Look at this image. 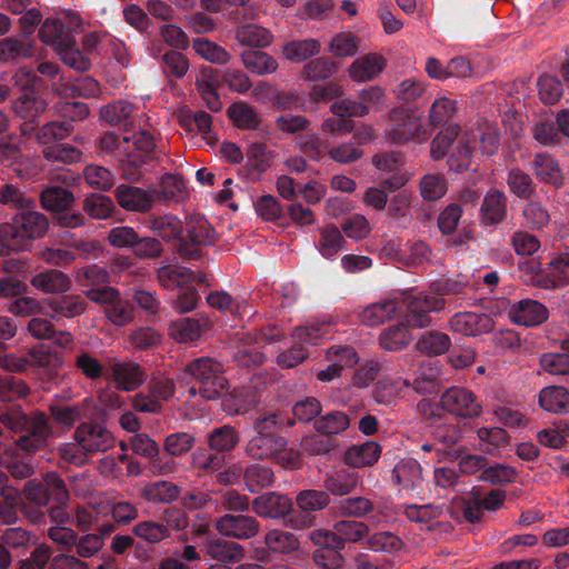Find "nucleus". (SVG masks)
I'll list each match as a JSON object with an SVG mask.
<instances>
[{"label": "nucleus", "instance_id": "nucleus-1", "mask_svg": "<svg viewBox=\"0 0 569 569\" xmlns=\"http://www.w3.org/2000/svg\"><path fill=\"white\" fill-rule=\"evenodd\" d=\"M287 445V440L276 433H257L244 450L253 460H272L283 468L296 469L300 465V455Z\"/></svg>", "mask_w": 569, "mask_h": 569}, {"label": "nucleus", "instance_id": "nucleus-2", "mask_svg": "<svg viewBox=\"0 0 569 569\" xmlns=\"http://www.w3.org/2000/svg\"><path fill=\"white\" fill-rule=\"evenodd\" d=\"M184 371L199 383V395L207 400H216L228 390L223 366L213 358H198L189 362Z\"/></svg>", "mask_w": 569, "mask_h": 569}, {"label": "nucleus", "instance_id": "nucleus-3", "mask_svg": "<svg viewBox=\"0 0 569 569\" xmlns=\"http://www.w3.org/2000/svg\"><path fill=\"white\" fill-rule=\"evenodd\" d=\"M390 128L385 131L388 142L403 144L415 139L426 140L427 130L423 127L421 117L406 108L397 107L390 110Z\"/></svg>", "mask_w": 569, "mask_h": 569}, {"label": "nucleus", "instance_id": "nucleus-4", "mask_svg": "<svg viewBox=\"0 0 569 569\" xmlns=\"http://www.w3.org/2000/svg\"><path fill=\"white\" fill-rule=\"evenodd\" d=\"M49 228L47 217L37 211H24L14 216L11 222L0 226V234L13 238L19 242L20 249H26V240L38 239L44 236Z\"/></svg>", "mask_w": 569, "mask_h": 569}, {"label": "nucleus", "instance_id": "nucleus-5", "mask_svg": "<svg viewBox=\"0 0 569 569\" xmlns=\"http://www.w3.org/2000/svg\"><path fill=\"white\" fill-rule=\"evenodd\" d=\"M440 407L458 419H475L482 413V405L469 389L450 387L440 397Z\"/></svg>", "mask_w": 569, "mask_h": 569}, {"label": "nucleus", "instance_id": "nucleus-6", "mask_svg": "<svg viewBox=\"0 0 569 569\" xmlns=\"http://www.w3.org/2000/svg\"><path fill=\"white\" fill-rule=\"evenodd\" d=\"M402 305L407 310V322L411 327L426 328L431 325L429 315L445 308V299L419 292L416 295H406L402 299Z\"/></svg>", "mask_w": 569, "mask_h": 569}, {"label": "nucleus", "instance_id": "nucleus-7", "mask_svg": "<svg viewBox=\"0 0 569 569\" xmlns=\"http://www.w3.org/2000/svg\"><path fill=\"white\" fill-rule=\"evenodd\" d=\"M216 242V232L204 218L188 221L187 237L180 241L178 252L182 258L197 259L201 248Z\"/></svg>", "mask_w": 569, "mask_h": 569}, {"label": "nucleus", "instance_id": "nucleus-8", "mask_svg": "<svg viewBox=\"0 0 569 569\" xmlns=\"http://www.w3.org/2000/svg\"><path fill=\"white\" fill-rule=\"evenodd\" d=\"M73 439L89 455L106 452L116 446L112 433L96 422L80 423L74 430Z\"/></svg>", "mask_w": 569, "mask_h": 569}, {"label": "nucleus", "instance_id": "nucleus-9", "mask_svg": "<svg viewBox=\"0 0 569 569\" xmlns=\"http://www.w3.org/2000/svg\"><path fill=\"white\" fill-rule=\"evenodd\" d=\"M214 528L223 537L249 540L260 532V522L252 516L226 513L216 520Z\"/></svg>", "mask_w": 569, "mask_h": 569}, {"label": "nucleus", "instance_id": "nucleus-10", "mask_svg": "<svg viewBox=\"0 0 569 569\" xmlns=\"http://www.w3.org/2000/svg\"><path fill=\"white\" fill-rule=\"evenodd\" d=\"M118 204L126 211L146 213L157 202V189H142L129 184H119L114 190Z\"/></svg>", "mask_w": 569, "mask_h": 569}, {"label": "nucleus", "instance_id": "nucleus-11", "mask_svg": "<svg viewBox=\"0 0 569 569\" xmlns=\"http://www.w3.org/2000/svg\"><path fill=\"white\" fill-rule=\"evenodd\" d=\"M508 317L513 323L536 327L548 320L549 310L538 300L522 299L510 306Z\"/></svg>", "mask_w": 569, "mask_h": 569}, {"label": "nucleus", "instance_id": "nucleus-12", "mask_svg": "<svg viewBox=\"0 0 569 569\" xmlns=\"http://www.w3.org/2000/svg\"><path fill=\"white\" fill-rule=\"evenodd\" d=\"M251 508L261 518L280 519L290 513L292 500L287 495L270 491L256 497Z\"/></svg>", "mask_w": 569, "mask_h": 569}, {"label": "nucleus", "instance_id": "nucleus-13", "mask_svg": "<svg viewBox=\"0 0 569 569\" xmlns=\"http://www.w3.org/2000/svg\"><path fill=\"white\" fill-rule=\"evenodd\" d=\"M111 377L118 390L134 391L147 379L144 369L137 362H116L110 367Z\"/></svg>", "mask_w": 569, "mask_h": 569}, {"label": "nucleus", "instance_id": "nucleus-14", "mask_svg": "<svg viewBox=\"0 0 569 569\" xmlns=\"http://www.w3.org/2000/svg\"><path fill=\"white\" fill-rule=\"evenodd\" d=\"M452 331L463 336H479L491 331L493 327L492 319L485 313L477 312H457L450 319Z\"/></svg>", "mask_w": 569, "mask_h": 569}, {"label": "nucleus", "instance_id": "nucleus-15", "mask_svg": "<svg viewBox=\"0 0 569 569\" xmlns=\"http://www.w3.org/2000/svg\"><path fill=\"white\" fill-rule=\"evenodd\" d=\"M532 171L538 181L551 184L560 189L565 184L562 169L556 158L546 152H539L533 157Z\"/></svg>", "mask_w": 569, "mask_h": 569}, {"label": "nucleus", "instance_id": "nucleus-16", "mask_svg": "<svg viewBox=\"0 0 569 569\" xmlns=\"http://www.w3.org/2000/svg\"><path fill=\"white\" fill-rule=\"evenodd\" d=\"M31 286L46 295H62L71 289V279L59 269H44L30 279Z\"/></svg>", "mask_w": 569, "mask_h": 569}, {"label": "nucleus", "instance_id": "nucleus-17", "mask_svg": "<svg viewBox=\"0 0 569 569\" xmlns=\"http://www.w3.org/2000/svg\"><path fill=\"white\" fill-rule=\"evenodd\" d=\"M507 217V196L498 189H490L485 194L480 207V220L485 226H495Z\"/></svg>", "mask_w": 569, "mask_h": 569}, {"label": "nucleus", "instance_id": "nucleus-18", "mask_svg": "<svg viewBox=\"0 0 569 569\" xmlns=\"http://www.w3.org/2000/svg\"><path fill=\"white\" fill-rule=\"evenodd\" d=\"M34 43L26 36H12L0 40V63L16 64L33 56Z\"/></svg>", "mask_w": 569, "mask_h": 569}, {"label": "nucleus", "instance_id": "nucleus-19", "mask_svg": "<svg viewBox=\"0 0 569 569\" xmlns=\"http://www.w3.org/2000/svg\"><path fill=\"white\" fill-rule=\"evenodd\" d=\"M392 480L401 491L418 490L422 485V468L415 459H402L392 470Z\"/></svg>", "mask_w": 569, "mask_h": 569}, {"label": "nucleus", "instance_id": "nucleus-20", "mask_svg": "<svg viewBox=\"0 0 569 569\" xmlns=\"http://www.w3.org/2000/svg\"><path fill=\"white\" fill-rule=\"evenodd\" d=\"M386 68V59L378 53H368L356 59L348 68L355 82H367L377 78Z\"/></svg>", "mask_w": 569, "mask_h": 569}, {"label": "nucleus", "instance_id": "nucleus-21", "mask_svg": "<svg viewBox=\"0 0 569 569\" xmlns=\"http://www.w3.org/2000/svg\"><path fill=\"white\" fill-rule=\"evenodd\" d=\"M39 38L44 44L51 46L57 52L68 44H72L74 39L70 29L56 18L46 19L39 30Z\"/></svg>", "mask_w": 569, "mask_h": 569}, {"label": "nucleus", "instance_id": "nucleus-22", "mask_svg": "<svg viewBox=\"0 0 569 569\" xmlns=\"http://www.w3.org/2000/svg\"><path fill=\"white\" fill-rule=\"evenodd\" d=\"M46 305L51 311L48 316L53 320L79 317L87 311L88 307L86 300L78 295L62 296L59 299H49Z\"/></svg>", "mask_w": 569, "mask_h": 569}, {"label": "nucleus", "instance_id": "nucleus-23", "mask_svg": "<svg viewBox=\"0 0 569 569\" xmlns=\"http://www.w3.org/2000/svg\"><path fill=\"white\" fill-rule=\"evenodd\" d=\"M541 409L552 415L569 413V389L562 386H547L539 391Z\"/></svg>", "mask_w": 569, "mask_h": 569}, {"label": "nucleus", "instance_id": "nucleus-24", "mask_svg": "<svg viewBox=\"0 0 569 569\" xmlns=\"http://www.w3.org/2000/svg\"><path fill=\"white\" fill-rule=\"evenodd\" d=\"M381 447L376 441L353 445L345 452V462L353 468L373 466L380 458Z\"/></svg>", "mask_w": 569, "mask_h": 569}, {"label": "nucleus", "instance_id": "nucleus-25", "mask_svg": "<svg viewBox=\"0 0 569 569\" xmlns=\"http://www.w3.org/2000/svg\"><path fill=\"white\" fill-rule=\"evenodd\" d=\"M206 553L224 565L236 563L244 558V549L241 545L223 539L209 540L206 543Z\"/></svg>", "mask_w": 569, "mask_h": 569}, {"label": "nucleus", "instance_id": "nucleus-26", "mask_svg": "<svg viewBox=\"0 0 569 569\" xmlns=\"http://www.w3.org/2000/svg\"><path fill=\"white\" fill-rule=\"evenodd\" d=\"M147 227L164 241L179 239L183 232L182 221L173 214L150 216Z\"/></svg>", "mask_w": 569, "mask_h": 569}, {"label": "nucleus", "instance_id": "nucleus-27", "mask_svg": "<svg viewBox=\"0 0 569 569\" xmlns=\"http://www.w3.org/2000/svg\"><path fill=\"white\" fill-rule=\"evenodd\" d=\"M227 114L234 127L241 130L258 129L262 119L254 107L247 102H234L227 109Z\"/></svg>", "mask_w": 569, "mask_h": 569}, {"label": "nucleus", "instance_id": "nucleus-28", "mask_svg": "<svg viewBox=\"0 0 569 569\" xmlns=\"http://www.w3.org/2000/svg\"><path fill=\"white\" fill-rule=\"evenodd\" d=\"M399 310L396 300H385L366 307L360 313V320L366 326H379L391 320Z\"/></svg>", "mask_w": 569, "mask_h": 569}, {"label": "nucleus", "instance_id": "nucleus-29", "mask_svg": "<svg viewBox=\"0 0 569 569\" xmlns=\"http://www.w3.org/2000/svg\"><path fill=\"white\" fill-rule=\"evenodd\" d=\"M157 279L164 289L174 290L191 283L193 272L181 266L167 264L157 270Z\"/></svg>", "mask_w": 569, "mask_h": 569}, {"label": "nucleus", "instance_id": "nucleus-30", "mask_svg": "<svg viewBox=\"0 0 569 569\" xmlns=\"http://www.w3.org/2000/svg\"><path fill=\"white\" fill-rule=\"evenodd\" d=\"M42 208L47 211L61 212L68 210L74 202L73 193L61 187H47L40 194Z\"/></svg>", "mask_w": 569, "mask_h": 569}, {"label": "nucleus", "instance_id": "nucleus-31", "mask_svg": "<svg viewBox=\"0 0 569 569\" xmlns=\"http://www.w3.org/2000/svg\"><path fill=\"white\" fill-rule=\"evenodd\" d=\"M241 60L246 69L257 76H264L276 72L277 60L269 53L249 49L242 52Z\"/></svg>", "mask_w": 569, "mask_h": 569}, {"label": "nucleus", "instance_id": "nucleus-32", "mask_svg": "<svg viewBox=\"0 0 569 569\" xmlns=\"http://www.w3.org/2000/svg\"><path fill=\"white\" fill-rule=\"evenodd\" d=\"M321 44L317 39L288 41L282 47L283 57L291 62H302L320 52Z\"/></svg>", "mask_w": 569, "mask_h": 569}, {"label": "nucleus", "instance_id": "nucleus-33", "mask_svg": "<svg viewBox=\"0 0 569 569\" xmlns=\"http://www.w3.org/2000/svg\"><path fill=\"white\" fill-rule=\"evenodd\" d=\"M188 197L187 186L178 174H164L157 189V200L168 203L184 200Z\"/></svg>", "mask_w": 569, "mask_h": 569}, {"label": "nucleus", "instance_id": "nucleus-34", "mask_svg": "<svg viewBox=\"0 0 569 569\" xmlns=\"http://www.w3.org/2000/svg\"><path fill=\"white\" fill-rule=\"evenodd\" d=\"M236 39L242 46L263 48L272 40V33L264 27L258 24H244L236 30Z\"/></svg>", "mask_w": 569, "mask_h": 569}, {"label": "nucleus", "instance_id": "nucleus-35", "mask_svg": "<svg viewBox=\"0 0 569 569\" xmlns=\"http://www.w3.org/2000/svg\"><path fill=\"white\" fill-rule=\"evenodd\" d=\"M264 545L274 553L289 555L299 549L300 542L298 538L289 531L272 529L266 533Z\"/></svg>", "mask_w": 569, "mask_h": 569}, {"label": "nucleus", "instance_id": "nucleus-36", "mask_svg": "<svg viewBox=\"0 0 569 569\" xmlns=\"http://www.w3.org/2000/svg\"><path fill=\"white\" fill-rule=\"evenodd\" d=\"M207 439L208 446L211 450L217 452H229L236 448L240 437L232 426L224 425L214 428L211 432H209Z\"/></svg>", "mask_w": 569, "mask_h": 569}, {"label": "nucleus", "instance_id": "nucleus-37", "mask_svg": "<svg viewBox=\"0 0 569 569\" xmlns=\"http://www.w3.org/2000/svg\"><path fill=\"white\" fill-rule=\"evenodd\" d=\"M179 495V487L176 483L166 480L151 482L142 489L143 498L153 503L172 502L178 499Z\"/></svg>", "mask_w": 569, "mask_h": 569}, {"label": "nucleus", "instance_id": "nucleus-38", "mask_svg": "<svg viewBox=\"0 0 569 569\" xmlns=\"http://www.w3.org/2000/svg\"><path fill=\"white\" fill-rule=\"evenodd\" d=\"M411 341V336L406 325L398 323L382 330L379 336V345L387 351H399Z\"/></svg>", "mask_w": 569, "mask_h": 569}, {"label": "nucleus", "instance_id": "nucleus-39", "mask_svg": "<svg viewBox=\"0 0 569 569\" xmlns=\"http://www.w3.org/2000/svg\"><path fill=\"white\" fill-rule=\"evenodd\" d=\"M243 480L247 489L251 493H256L266 487H269L274 481V475L271 468L252 463L243 471Z\"/></svg>", "mask_w": 569, "mask_h": 569}, {"label": "nucleus", "instance_id": "nucleus-40", "mask_svg": "<svg viewBox=\"0 0 569 569\" xmlns=\"http://www.w3.org/2000/svg\"><path fill=\"white\" fill-rule=\"evenodd\" d=\"M475 140L467 134L459 136L455 150L448 157V164L455 172H463L470 168Z\"/></svg>", "mask_w": 569, "mask_h": 569}, {"label": "nucleus", "instance_id": "nucleus-41", "mask_svg": "<svg viewBox=\"0 0 569 569\" xmlns=\"http://www.w3.org/2000/svg\"><path fill=\"white\" fill-rule=\"evenodd\" d=\"M338 70V63L328 57H319L307 62L301 71V77L309 81H325Z\"/></svg>", "mask_w": 569, "mask_h": 569}, {"label": "nucleus", "instance_id": "nucleus-42", "mask_svg": "<svg viewBox=\"0 0 569 569\" xmlns=\"http://www.w3.org/2000/svg\"><path fill=\"white\" fill-rule=\"evenodd\" d=\"M319 233L320 238L317 248L326 258H331L337 254L346 243L341 231L335 224H327L320 228Z\"/></svg>", "mask_w": 569, "mask_h": 569}, {"label": "nucleus", "instance_id": "nucleus-43", "mask_svg": "<svg viewBox=\"0 0 569 569\" xmlns=\"http://www.w3.org/2000/svg\"><path fill=\"white\" fill-rule=\"evenodd\" d=\"M194 445L196 438L192 433L178 431L164 437L162 448L171 458H180L189 453Z\"/></svg>", "mask_w": 569, "mask_h": 569}, {"label": "nucleus", "instance_id": "nucleus-44", "mask_svg": "<svg viewBox=\"0 0 569 569\" xmlns=\"http://www.w3.org/2000/svg\"><path fill=\"white\" fill-rule=\"evenodd\" d=\"M522 217L526 226L531 230H541L549 226L551 214L548 208L538 200H529L523 209Z\"/></svg>", "mask_w": 569, "mask_h": 569}, {"label": "nucleus", "instance_id": "nucleus-45", "mask_svg": "<svg viewBox=\"0 0 569 569\" xmlns=\"http://www.w3.org/2000/svg\"><path fill=\"white\" fill-rule=\"evenodd\" d=\"M86 410L87 406L84 403L72 406L53 405L49 408L54 422L64 429H71L77 421L81 420Z\"/></svg>", "mask_w": 569, "mask_h": 569}, {"label": "nucleus", "instance_id": "nucleus-46", "mask_svg": "<svg viewBox=\"0 0 569 569\" xmlns=\"http://www.w3.org/2000/svg\"><path fill=\"white\" fill-rule=\"evenodd\" d=\"M359 481L356 472L340 470L325 480V488L335 496H346L355 490Z\"/></svg>", "mask_w": 569, "mask_h": 569}, {"label": "nucleus", "instance_id": "nucleus-47", "mask_svg": "<svg viewBox=\"0 0 569 569\" xmlns=\"http://www.w3.org/2000/svg\"><path fill=\"white\" fill-rule=\"evenodd\" d=\"M132 532L136 537L151 545L166 540L171 533L167 525L152 520L138 522L132 528Z\"/></svg>", "mask_w": 569, "mask_h": 569}, {"label": "nucleus", "instance_id": "nucleus-48", "mask_svg": "<svg viewBox=\"0 0 569 569\" xmlns=\"http://www.w3.org/2000/svg\"><path fill=\"white\" fill-rule=\"evenodd\" d=\"M46 109V100L31 93H23L13 101V111L22 119H33Z\"/></svg>", "mask_w": 569, "mask_h": 569}, {"label": "nucleus", "instance_id": "nucleus-49", "mask_svg": "<svg viewBox=\"0 0 569 569\" xmlns=\"http://www.w3.org/2000/svg\"><path fill=\"white\" fill-rule=\"evenodd\" d=\"M511 193L521 199H529L535 193V182L530 174L519 168H512L507 176Z\"/></svg>", "mask_w": 569, "mask_h": 569}, {"label": "nucleus", "instance_id": "nucleus-50", "mask_svg": "<svg viewBox=\"0 0 569 569\" xmlns=\"http://www.w3.org/2000/svg\"><path fill=\"white\" fill-rule=\"evenodd\" d=\"M350 426L349 417L342 411H332L315 421V429L326 436L343 432Z\"/></svg>", "mask_w": 569, "mask_h": 569}, {"label": "nucleus", "instance_id": "nucleus-51", "mask_svg": "<svg viewBox=\"0 0 569 569\" xmlns=\"http://www.w3.org/2000/svg\"><path fill=\"white\" fill-rule=\"evenodd\" d=\"M30 395V387L28 383L14 376L0 377V400L4 402H12L18 399L26 398Z\"/></svg>", "mask_w": 569, "mask_h": 569}, {"label": "nucleus", "instance_id": "nucleus-52", "mask_svg": "<svg viewBox=\"0 0 569 569\" xmlns=\"http://www.w3.org/2000/svg\"><path fill=\"white\" fill-rule=\"evenodd\" d=\"M189 60L180 51L170 50L161 57V69L168 78H183L189 70Z\"/></svg>", "mask_w": 569, "mask_h": 569}, {"label": "nucleus", "instance_id": "nucleus-53", "mask_svg": "<svg viewBox=\"0 0 569 569\" xmlns=\"http://www.w3.org/2000/svg\"><path fill=\"white\" fill-rule=\"evenodd\" d=\"M461 129L458 124H450L441 130L431 141L430 157L440 160L448 153V149L459 138Z\"/></svg>", "mask_w": 569, "mask_h": 569}, {"label": "nucleus", "instance_id": "nucleus-54", "mask_svg": "<svg viewBox=\"0 0 569 569\" xmlns=\"http://www.w3.org/2000/svg\"><path fill=\"white\" fill-rule=\"evenodd\" d=\"M192 48L200 57L211 63L227 64L231 58L224 48L203 38L194 39Z\"/></svg>", "mask_w": 569, "mask_h": 569}, {"label": "nucleus", "instance_id": "nucleus-55", "mask_svg": "<svg viewBox=\"0 0 569 569\" xmlns=\"http://www.w3.org/2000/svg\"><path fill=\"white\" fill-rule=\"evenodd\" d=\"M357 100L363 111V117L370 111H380L386 107V91L379 86H370L357 92Z\"/></svg>", "mask_w": 569, "mask_h": 569}, {"label": "nucleus", "instance_id": "nucleus-56", "mask_svg": "<svg viewBox=\"0 0 569 569\" xmlns=\"http://www.w3.org/2000/svg\"><path fill=\"white\" fill-rule=\"evenodd\" d=\"M82 209L92 219L101 220L111 216L114 210V204L110 197L92 193L83 200Z\"/></svg>", "mask_w": 569, "mask_h": 569}, {"label": "nucleus", "instance_id": "nucleus-57", "mask_svg": "<svg viewBox=\"0 0 569 569\" xmlns=\"http://www.w3.org/2000/svg\"><path fill=\"white\" fill-rule=\"evenodd\" d=\"M200 323L192 318H182L171 323L169 335L178 342H192L199 339Z\"/></svg>", "mask_w": 569, "mask_h": 569}, {"label": "nucleus", "instance_id": "nucleus-58", "mask_svg": "<svg viewBox=\"0 0 569 569\" xmlns=\"http://www.w3.org/2000/svg\"><path fill=\"white\" fill-rule=\"evenodd\" d=\"M375 506L366 497H350L339 501L337 506L338 515L342 517L362 518L372 512Z\"/></svg>", "mask_w": 569, "mask_h": 569}, {"label": "nucleus", "instance_id": "nucleus-59", "mask_svg": "<svg viewBox=\"0 0 569 569\" xmlns=\"http://www.w3.org/2000/svg\"><path fill=\"white\" fill-rule=\"evenodd\" d=\"M359 50V38L351 32H339L329 43V52L338 58L355 56Z\"/></svg>", "mask_w": 569, "mask_h": 569}, {"label": "nucleus", "instance_id": "nucleus-60", "mask_svg": "<svg viewBox=\"0 0 569 569\" xmlns=\"http://www.w3.org/2000/svg\"><path fill=\"white\" fill-rule=\"evenodd\" d=\"M335 535L338 536L342 548L348 542L360 541L368 532V526L355 520H340L335 523Z\"/></svg>", "mask_w": 569, "mask_h": 569}, {"label": "nucleus", "instance_id": "nucleus-61", "mask_svg": "<svg viewBox=\"0 0 569 569\" xmlns=\"http://www.w3.org/2000/svg\"><path fill=\"white\" fill-rule=\"evenodd\" d=\"M451 340L448 335L439 331L426 333L418 342L417 348L421 352L439 356L449 350Z\"/></svg>", "mask_w": 569, "mask_h": 569}, {"label": "nucleus", "instance_id": "nucleus-62", "mask_svg": "<svg viewBox=\"0 0 569 569\" xmlns=\"http://www.w3.org/2000/svg\"><path fill=\"white\" fill-rule=\"evenodd\" d=\"M330 333V326L326 323H311L296 327L292 338L297 343L317 345Z\"/></svg>", "mask_w": 569, "mask_h": 569}, {"label": "nucleus", "instance_id": "nucleus-63", "mask_svg": "<svg viewBox=\"0 0 569 569\" xmlns=\"http://www.w3.org/2000/svg\"><path fill=\"white\" fill-rule=\"evenodd\" d=\"M73 130L69 121H52L43 124L37 132V140L41 144H50L57 140L67 138Z\"/></svg>", "mask_w": 569, "mask_h": 569}, {"label": "nucleus", "instance_id": "nucleus-64", "mask_svg": "<svg viewBox=\"0 0 569 569\" xmlns=\"http://www.w3.org/2000/svg\"><path fill=\"white\" fill-rule=\"evenodd\" d=\"M540 368L552 376L569 375V355L566 352H547L539 358Z\"/></svg>", "mask_w": 569, "mask_h": 569}]
</instances>
